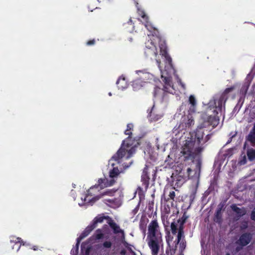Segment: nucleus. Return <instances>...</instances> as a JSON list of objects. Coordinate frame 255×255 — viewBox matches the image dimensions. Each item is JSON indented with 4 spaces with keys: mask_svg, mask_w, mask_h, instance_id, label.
<instances>
[{
    "mask_svg": "<svg viewBox=\"0 0 255 255\" xmlns=\"http://www.w3.org/2000/svg\"><path fill=\"white\" fill-rule=\"evenodd\" d=\"M190 137L185 140L180 153L182 161L188 163L193 162L194 159L200 156L204 147L198 146L194 148L196 143L198 145L203 144L204 133L202 128H197L196 131L190 133Z\"/></svg>",
    "mask_w": 255,
    "mask_h": 255,
    "instance_id": "f257e3e1",
    "label": "nucleus"
},
{
    "mask_svg": "<svg viewBox=\"0 0 255 255\" xmlns=\"http://www.w3.org/2000/svg\"><path fill=\"white\" fill-rule=\"evenodd\" d=\"M141 17L144 20V25L147 29L151 32H152L153 36L155 35V38L158 41L159 47L160 49V54L164 57L165 60L166 65L165 66V69L163 71L160 70L161 78H163V80H171L172 79L171 73H173L175 78L177 80H180L179 77L176 76L175 74V70L173 68L172 58L167 52V46L164 41L162 40L159 36V32L158 30L153 27L148 21V17L143 12H142Z\"/></svg>",
    "mask_w": 255,
    "mask_h": 255,
    "instance_id": "f03ea898",
    "label": "nucleus"
},
{
    "mask_svg": "<svg viewBox=\"0 0 255 255\" xmlns=\"http://www.w3.org/2000/svg\"><path fill=\"white\" fill-rule=\"evenodd\" d=\"M146 241L151 255H158L160 248L163 246V242L160 228L156 219L152 220L148 226Z\"/></svg>",
    "mask_w": 255,
    "mask_h": 255,
    "instance_id": "7ed1b4c3",
    "label": "nucleus"
},
{
    "mask_svg": "<svg viewBox=\"0 0 255 255\" xmlns=\"http://www.w3.org/2000/svg\"><path fill=\"white\" fill-rule=\"evenodd\" d=\"M139 145L138 140L133 138L131 136H128L122 142L121 147L115 154L111 160H114L118 163H121V160L126 155V158H130L135 153L136 148Z\"/></svg>",
    "mask_w": 255,
    "mask_h": 255,
    "instance_id": "20e7f679",
    "label": "nucleus"
},
{
    "mask_svg": "<svg viewBox=\"0 0 255 255\" xmlns=\"http://www.w3.org/2000/svg\"><path fill=\"white\" fill-rule=\"evenodd\" d=\"M162 88L156 86L154 88V96L156 97L157 93L161 90L164 92L179 95L185 90V85L182 82V81H163Z\"/></svg>",
    "mask_w": 255,
    "mask_h": 255,
    "instance_id": "39448f33",
    "label": "nucleus"
},
{
    "mask_svg": "<svg viewBox=\"0 0 255 255\" xmlns=\"http://www.w3.org/2000/svg\"><path fill=\"white\" fill-rule=\"evenodd\" d=\"M253 239V234L250 232H245L241 234L239 239L236 241L237 245L235 251L239 252L242 250L244 247L248 245Z\"/></svg>",
    "mask_w": 255,
    "mask_h": 255,
    "instance_id": "423d86ee",
    "label": "nucleus"
},
{
    "mask_svg": "<svg viewBox=\"0 0 255 255\" xmlns=\"http://www.w3.org/2000/svg\"><path fill=\"white\" fill-rule=\"evenodd\" d=\"M194 121L192 116L191 114L184 115L182 117L180 124L176 125L175 128L178 130V132L183 130L189 129L194 125Z\"/></svg>",
    "mask_w": 255,
    "mask_h": 255,
    "instance_id": "0eeeda50",
    "label": "nucleus"
},
{
    "mask_svg": "<svg viewBox=\"0 0 255 255\" xmlns=\"http://www.w3.org/2000/svg\"><path fill=\"white\" fill-rule=\"evenodd\" d=\"M155 39H150L145 43L144 53L146 57L151 58L152 57H156L158 54V51L156 45L153 40Z\"/></svg>",
    "mask_w": 255,
    "mask_h": 255,
    "instance_id": "6e6552de",
    "label": "nucleus"
},
{
    "mask_svg": "<svg viewBox=\"0 0 255 255\" xmlns=\"http://www.w3.org/2000/svg\"><path fill=\"white\" fill-rule=\"evenodd\" d=\"M104 189V188H102V186L99 183V179L98 180L97 183L95 185L91 187L90 189L87 191V194L86 196V198H88V196H93V197L98 195L97 193L101 190Z\"/></svg>",
    "mask_w": 255,
    "mask_h": 255,
    "instance_id": "1a4fd4ad",
    "label": "nucleus"
},
{
    "mask_svg": "<svg viewBox=\"0 0 255 255\" xmlns=\"http://www.w3.org/2000/svg\"><path fill=\"white\" fill-rule=\"evenodd\" d=\"M117 191V189H107L102 192H101L98 195L93 197L90 201L92 202H95L96 201L99 200L100 198L103 197L105 196H114L115 193Z\"/></svg>",
    "mask_w": 255,
    "mask_h": 255,
    "instance_id": "9d476101",
    "label": "nucleus"
},
{
    "mask_svg": "<svg viewBox=\"0 0 255 255\" xmlns=\"http://www.w3.org/2000/svg\"><path fill=\"white\" fill-rule=\"evenodd\" d=\"M136 72L139 75L140 80H159L153 74L147 72L145 70L136 71Z\"/></svg>",
    "mask_w": 255,
    "mask_h": 255,
    "instance_id": "9b49d317",
    "label": "nucleus"
},
{
    "mask_svg": "<svg viewBox=\"0 0 255 255\" xmlns=\"http://www.w3.org/2000/svg\"><path fill=\"white\" fill-rule=\"evenodd\" d=\"M227 99L228 97H225V95H221L219 99L214 100L216 109L222 112L223 106L225 108V104Z\"/></svg>",
    "mask_w": 255,
    "mask_h": 255,
    "instance_id": "f8f14e48",
    "label": "nucleus"
},
{
    "mask_svg": "<svg viewBox=\"0 0 255 255\" xmlns=\"http://www.w3.org/2000/svg\"><path fill=\"white\" fill-rule=\"evenodd\" d=\"M110 219V220L109 222H108V224L109 225L110 227L113 230L114 233L116 234L121 233L122 235V240H125V236L124 231L121 229L120 226L118 225L115 222H114L111 218Z\"/></svg>",
    "mask_w": 255,
    "mask_h": 255,
    "instance_id": "ddd939ff",
    "label": "nucleus"
},
{
    "mask_svg": "<svg viewBox=\"0 0 255 255\" xmlns=\"http://www.w3.org/2000/svg\"><path fill=\"white\" fill-rule=\"evenodd\" d=\"M148 168L147 165H145L143 169L141 179L142 185L144 186L145 189H147L148 187L150 179L148 174Z\"/></svg>",
    "mask_w": 255,
    "mask_h": 255,
    "instance_id": "4468645a",
    "label": "nucleus"
},
{
    "mask_svg": "<svg viewBox=\"0 0 255 255\" xmlns=\"http://www.w3.org/2000/svg\"><path fill=\"white\" fill-rule=\"evenodd\" d=\"M10 243L14 244L12 246V249L15 250L16 252L19 251L22 245H24L23 241L20 238L18 237H12V239L10 240Z\"/></svg>",
    "mask_w": 255,
    "mask_h": 255,
    "instance_id": "2eb2a0df",
    "label": "nucleus"
},
{
    "mask_svg": "<svg viewBox=\"0 0 255 255\" xmlns=\"http://www.w3.org/2000/svg\"><path fill=\"white\" fill-rule=\"evenodd\" d=\"M110 219L109 216H102L101 215H98L96 216L90 225L95 229L98 226L99 223H102L103 222L104 219Z\"/></svg>",
    "mask_w": 255,
    "mask_h": 255,
    "instance_id": "dca6fc26",
    "label": "nucleus"
},
{
    "mask_svg": "<svg viewBox=\"0 0 255 255\" xmlns=\"http://www.w3.org/2000/svg\"><path fill=\"white\" fill-rule=\"evenodd\" d=\"M231 208L232 210L237 214L238 217L240 218L243 217L247 213V210L245 208L242 207L240 208L238 207L236 204L232 205Z\"/></svg>",
    "mask_w": 255,
    "mask_h": 255,
    "instance_id": "f3484780",
    "label": "nucleus"
},
{
    "mask_svg": "<svg viewBox=\"0 0 255 255\" xmlns=\"http://www.w3.org/2000/svg\"><path fill=\"white\" fill-rule=\"evenodd\" d=\"M115 182L114 179H111L110 180H108L107 178H100L99 179V183L102 186V188H106L109 186H112Z\"/></svg>",
    "mask_w": 255,
    "mask_h": 255,
    "instance_id": "a211bd4d",
    "label": "nucleus"
},
{
    "mask_svg": "<svg viewBox=\"0 0 255 255\" xmlns=\"http://www.w3.org/2000/svg\"><path fill=\"white\" fill-rule=\"evenodd\" d=\"M219 121V119L215 116H210L208 117L207 121L205 122V124L207 123L208 125L212 126L213 128H215L218 125Z\"/></svg>",
    "mask_w": 255,
    "mask_h": 255,
    "instance_id": "6ab92c4d",
    "label": "nucleus"
},
{
    "mask_svg": "<svg viewBox=\"0 0 255 255\" xmlns=\"http://www.w3.org/2000/svg\"><path fill=\"white\" fill-rule=\"evenodd\" d=\"M183 169V170L182 171V174H180L179 175H178V177L182 178L185 180L189 179L190 173L192 172V169L190 167L186 168V166H184Z\"/></svg>",
    "mask_w": 255,
    "mask_h": 255,
    "instance_id": "aec40b11",
    "label": "nucleus"
},
{
    "mask_svg": "<svg viewBox=\"0 0 255 255\" xmlns=\"http://www.w3.org/2000/svg\"><path fill=\"white\" fill-rule=\"evenodd\" d=\"M104 235L102 233V230L100 229H97L93 235L90 237L89 240L91 241L93 240H99L104 238Z\"/></svg>",
    "mask_w": 255,
    "mask_h": 255,
    "instance_id": "412c9836",
    "label": "nucleus"
},
{
    "mask_svg": "<svg viewBox=\"0 0 255 255\" xmlns=\"http://www.w3.org/2000/svg\"><path fill=\"white\" fill-rule=\"evenodd\" d=\"M189 103L191 105L189 111L191 113H195L196 111V100L193 95H190L189 98Z\"/></svg>",
    "mask_w": 255,
    "mask_h": 255,
    "instance_id": "4be33fe9",
    "label": "nucleus"
},
{
    "mask_svg": "<svg viewBox=\"0 0 255 255\" xmlns=\"http://www.w3.org/2000/svg\"><path fill=\"white\" fill-rule=\"evenodd\" d=\"M186 180L182 178H179L178 175L175 176V178L173 179V185L177 188L180 187Z\"/></svg>",
    "mask_w": 255,
    "mask_h": 255,
    "instance_id": "5701e85b",
    "label": "nucleus"
},
{
    "mask_svg": "<svg viewBox=\"0 0 255 255\" xmlns=\"http://www.w3.org/2000/svg\"><path fill=\"white\" fill-rule=\"evenodd\" d=\"M246 140L249 141L252 145H255V132L251 130L249 134L246 136Z\"/></svg>",
    "mask_w": 255,
    "mask_h": 255,
    "instance_id": "b1692460",
    "label": "nucleus"
},
{
    "mask_svg": "<svg viewBox=\"0 0 255 255\" xmlns=\"http://www.w3.org/2000/svg\"><path fill=\"white\" fill-rule=\"evenodd\" d=\"M93 230V228H92L90 225L88 226L86 228L85 230L80 235V239H83L84 238L88 236Z\"/></svg>",
    "mask_w": 255,
    "mask_h": 255,
    "instance_id": "393cba45",
    "label": "nucleus"
},
{
    "mask_svg": "<svg viewBox=\"0 0 255 255\" xmlns=\"http://www.w3.org/2000/svg\"><path fill=\"white\" fill-rule=\"evenodd\" d=\"M184 166V164L182 163L178 164L177 166H175V176H178L180 174H182V171L183 170V169Z\"/></svg>",
    "mask_w": 255,
    "mask_h": 255,
    "instance_id": "a878e982",
    "label": "nucleus"
},
{
    "mask_svg": "<svg viewBox=\"0 0 255 255\" xmlns=\"http://www.w3.org/2000/svg\"><path fill=\"white\" fill-rule=\"evenodd\" d=\"M146 221L144 219H141L139 221V227L140 230L145 234L146 228Z\"/></svg>",
    "mask_w": 255,
    "mask_h": 255,
    "instance_id": "bb28decb",
    "label": "nucleus"
},
{
    "mask_svg": "<svg viewBox=\"0 0 255 255\" xmlns=\"http://www.w3.org/2000/svg\"><path fill=\"white\" fill-rule=\"evenodd\" d=\"M247 156L250 161H253L255 159V149L251 148L247 151Z\"/></svg>",
    "mask_w": 255,
    "mask_h": 255,
    "instance_id": "cd10ccee",
    "label": "nucleus"
},
{
    "mask_svg": "<svg viewBox=\"0 0 255 255\" xmlns=\"http://www.w3.org/2000/svg\"><path fill=\"white\" fill-rule=\"evenodd\" d=\"M120 174V171L118 167H114L109 172L110 177L111 178L116 177Z\"/></svg>",
    "mask_w": 255,
    "mask_h": 255,
    "instance_id": "c85d7f7f",
    "label": "nucleus"
},
{
    "mask_svg": "<svg viewBox=\"0 0 255 255\" xmlns=\"http://www.w3.org/2000/svg\"><path fill=\"white\" fill-rule=\"evenodd\" d=\"M133 126L132 124H128L127 126V129L125 131V134L131 136L132 135L131 130L133 129Z\"/></svg>",
    "mask_w": 255,
    "mask_h": 255,
    "instance_id": "c756f323",
    "label": "nucleus"
},
{
    "mask_svg": "<svg viewBox=\"0 0 255 255\" xmlns=\"http://www.w3.org/2000/svg\"><path fill=\"white\" fill-rule=\"evenodd\" d=\"M221 210L222 208H220L217 209L215 214V221L216 222L220 223L221 221L222 216H221Z\"/></svg>",
    "mask_w": 255,
    "mask_h": 255,
    "instance_id": "7c9ffc66",
    "label": "nucleus"
},
{
    "mask_svg": "<svg viewBox=\"0 0 255 255\" xmlns=\"http://www.w3.org/2000/svg\"><path fill=\"white\" fill-rule=\"evenodd\" d=\"M154 204V202L153 199L151 201H149L147 206L148 213H150L151 214H152L153 211Z\"/></svg>",
    "mask_w": 255,
    "mask_h": 255,
    "instance_id": "2f4dec72",
    "label": "nucleus"
},
{
    "mask_svg": "<svg viewBox=\"0 0 255 255\" xmlns=\"http://www.w3.org/2000/svg\"><path fill=\"white\" fill-rule=\"evenodd\" d=\"M116 84L119 89H124L127 86L126 81H117Z\"/></svg>",
    "mask_w": 255,
    "mask_h": 255,
    "instance_id": "473e14b6",
    "label": "nucleus"
},
{
    "mask_svg": "<svg viewBox=\"0 0 255 255\" xmlns=\"http://www.w3.org/2000/svg\"><path fill=\"white\" fill-rule=\"evenodd\" d=\"M152 111L153 110H152L149 114V116L151 120L153 121H157L162 117V116L160 115H155Z\"/></svg>",
    "mask_w": 255,
    "mask_h": 255,
    "instance_id": "72a5a7b5",
    "label": "nucleus"
},
{
    "mask_svg": "<svg viewBox=\"0 0 255 255\" xmlns=\"http://www.w3.org/2000/svg\"><path fill=\"white\" fill-rule=\"evenodd\" d=\"M168 196H169V197H168L167 198H166L165 197L164 198V200L165 201L167 202L169 200H172L173 201H174V198L175 197V192L174 191H170L169 192Z\"/></svg>",
    "mask_w": 255,
    "mask_h": 255,
    "instance_id": "f704fd0d",
    "label": "nucleus"
},
{
    "mask_svg": "<svg viewBox=\"0 0 255 255\" xmlns=\"http://www.w3.org/2000/svg\"><path fill=\"white\" fill-rule=\"evenodd\" d=\"M171 230L173 235H175L177 233V230H178L177 225L175 222H172L171 224Z\"/></svg>",
    "mask_w": 255,
    "mask_h": 255,
    "instance_id": "c9c22d12",
    "label": "nucleus"
},
{
    "mask_svg": "<svg viewBox=\"0 0 255 255\" xmlns=\"http://www.w3.org/2000/svg\"><path fill=\"white\" fill-rule=\"evenodd\" d=\"M188 218V216L186 215L185 213H184L182 217L178 220V223H182V224H185Z\"/></svg>",
    "mask_w": 255,
    "mask_h": 255,
    "instance_id": "e433bc0d",
    "label": "nucleus"
},
{
    "mask_svg": "<svg viewBox=\"0 0 255 255\" xmlns=\"http://www.w3.org/2000/svg\"><path fill=\"white\" fill-rule=\"evenodd\" d=\"M234 89V88L233 87L227 88L225 90L222 95H225V97H227V94L232 92Z\"/></svg>",
    "mask_w": 255,
    "mask_h": 255,
    "instance_id": "4c0bfd02",
    "label": "nucleus"
},
{
    "mask_svg": "<svg viewBox=\"0 0 255 255\" xmlns=\"http://www.w3.org/2000/svg\"><path fill=\"white\" fill-rule=\"evenodd\" d=\"M184 232L178 231L177 238V244H179L180 242L182 237L183 236Z\"/></svg>",
    "mask_w": 255,
    "mask_h": 255,
    "instance_id": "58836bf2",
    "label": "nucleus"
},
{
    "mask_svg": "<svg viewBox=\"0 0 255 255\" xmlns=\"http://www.w3.org/2000/svg\"><path fill=\"white\" fill-rule=\"evenodd\" d=\"M112 244L110 241H105L103 244V247L110 249L112 247Z\"/></svg>",
    "mask_w": 255,
    "mask_h": 255,
    "instance_id": "ea45409f",
    "label": "nucleus"
},
{
    "mask_svg": "<svg viewBox=\"0 0 255 255\" xmlns=\"http://www.w3.org/2000/svg\"><path fill=\"white\" fill-rule=\"evenodd\" d=\"M255 75V72H253V71H251V72L248 74L246 80H252L254 78Z\"/></svg>",
    "mask_w": 255,
    "mask_h": 255,
    "instance_id": "a19ab883",
    "label": "nucleus"
},
{
    "mask_svg": "<svg viewBox=\"0 0 255 255\" xmlns=\"http://www.w3.org/2000/svg\"><path fill=\"white\" fill-rule=\"evenodd\" d=\"M211 137V134H208L205 137H204L203 144L210 140Z\"/></svg>",
    "mask_w": 255,
    "mask_h": 255,
    "instance_id": "79ce46f5",
    "label": "nucleus"
},
{
    "mask_svg": "<svg viewBox=\"0 0 255 255\" xmlns=\"http://www.w3.org/2000/svg\"><path fill=\"white\" fill-rule=\"evenodd\" d=\"M251 219L252 220L255 222V206L253 210L251 212Z\"/></svg>",
    "mask_w": 255,
    "mask_h": 255,
    "instance_id": "37998d69",
    "label": "nucleus"
},
{
    "mask_svg": "<svg viewBox=\"0 0 255 255\" xmlns=\"http://www.w3.org/2000/svg\"><path fill=\"white\" fill-rule=\"evenodd\" d=\"M96 41L95 39H92L88 41L86 43V45L88 46L93 45L95 44Z\"/></svg>",
    "mask_w": 255,
    "mask_h": 255,
    "instance_id": "c03bdc74",
    "label": "nucleus"
},
{
    "mask_svg": "<svg viewBox=\"0 0 255 255\" xmlns=\"http://www.w3.org/2000/svg\"><path fill=\"white\" fill-rule=\"evenodd\" d=\"M91 247L88 246L85 250V255H90Z\"/></svg>",
    "mask_w": 255,
    "mask_h": 255,
    "instance_id": "a18cd8bd",
    "label": "nucleus"
},
{
    "mask_svg": "<svg viewBox=\"0 0 255 255\" xmlns=\"http://www.w3.org/2000/svg\"><path fill=\"white\" fill-rule=\"evenodd\" d=\"M248 223L247 222H245L242 223V224L241 226V229L242 230H246V229L248 228Z\"/></svg>",
    "mask_w": 255,
    "mask_h": 255,
    "instance_id": "49530a36",
    "label": "nucleus"
},
{
    "mask_svg": "<svg viewBox=\"0 0 255 255\" xmlns=\"http://www.w3.org/2000/svg\"><path fill=\"white\" fill-rule=\"evenodd\" d=\"M179 223V228H178V231L184 232V224H182V223Z\"/></svg>",
    "mask_w": 255,
    "mask_h": 255,
    "instance_id": "de8ad7c7",
    "label": "nucleus"
},
{
    "mask_svg": "<svg viewBox=\"0 0 255 255\" xmlns=\"http://www.w3.org/2000/svg\"><path fill=\"white\" fill-rule=\"evenodd\" d=\"M118 80H126V76L124 75H122L118 78Z\"/></svg>",
    "mask_w": 255,
    "mask_h": 255,
    "instance_id": "09e8293b",
    "label": "nucleus"
},
{
    "mask_svg": "<svg viewBox=\"0 0 255 255\" xmlns=\"http://www.w3.org/2000/svg\"><path fill=\"white\" fill-rule=\"evenodd\" d=\"M86 244L84 243H83L81 245V251L82 252H84V250L85 249V246L86 245Z\"/></svg>",
    "mask_w": 255,
    "mask_h": 255,
    "instance_id": "8fccbe9b",
    "label": "nucleus"
},
{
    "mask_svg": "<svg viewBox=\"0 0 255 255\" xmlns=\"http://www.w3.org/2000/svg\"><path fill=\"white\" fill-rule=\"evenodd\" d=\"M82 239H80V236L77 239V244H79L81 241L82 240Z\"/></svg>",
    "mask_w": 255,
    "mask_h": 255,
    "instance_id": "3c124183",
    "label": "nucleus"
},
{
    "mask_svg": "<svg viewBox=\"0 0 255 255\" xmlns=\"http://www.w3.org/2000/svg\"><path fill=\"white\" fill-rule=\"evenodd\" d=\"M106 200L110 203H113L114 202V200H113V199H106Z\"/></svg>",
    "mask_w": 255,
    "mask_h": 255,
    "instance_id": "603ef678",
    "label": "nucleus"
},
{
    "mask_svg": "<svg viewBox=\"0 0 255 255\" xmlns=\"http://www.w3.org/2000/svg\"><path fill=\"white\" fill-rule=\"evenodd\" d=\"M173 163H173V162H172L171 164H170V163H167L166 165H168V166H169V167H173L174 166H173V165H172V164H173Z\"/></svg>",
    "mask_w": 255,
    "mask_h": 255,
    "instance_id": "864d4df0",
    "label": "nucleus"
},
{
    "mask_svg": "<svg viewBox=\"0 0 255 255\" xmlns=\"http://www.w3.org/2000/svg\"><path fill=\"white\" fill-rule=\"evenodd\" d=\"M79 246V244H77V243H76V252H77L78 251Z\"/></svg>",
    "mask_w": 255,
    "mask_h": 255,
    "instance_id": "5fc2aeb1",
    "label": "nucleus"
},
{
    "mask_svg": "<svg viewBox=\"0 0 255 255\" xmlns=\"http://www.w3.org/2000/svg\"><path fill=\"white\" fill-rule=\"evenodd\" d=\"M128 23V24H131V25L132 24V20H131V18H130V19L128 20V23Z\"/></svg>",
    "mask_w": 255,
    "mask_h": 255,
    "instance_id": "6e6d98bb",
    "label": "nucleus"
},
{
    "mask_svg": "<svg viewBox=\"0 0 255 255\" xmlns=\"http://www.w3.org/2000/svg\"><path fill=\"white\" fill-rule=\"evenodd\" d=\"M251 130L255 132V124H254V127L253 128L251 129Z\"/></svg>",
    "mask_w": 255,
    "mask_h": 255,
    "instance_id": "4d7b16f0",
    "label": "nucleus"
},
{
    "mask_svg": "<svg viewBox=\"0 0 255 255\" xmlns=\"http://www.w3.org/2000/svg\"><path fill=\"white\" fill-rule=\"evenodd\" d=\"M197 166H198L199 168H200V163L198 162Z\"/></svg>",
    "mask_w": 255,
    "mask_h": 255,
    "instance_id": "13d9d810",
    "label": "nucleus"
},
{
    "mask_svg": "<svg viewBox=\"0 0 255 255\" xmlns=\"http://www.w3.org/2000/svg\"><path fill=\"white\" fill-rule=\"evenodd\" d=\"M122 254L123 253H125V251H122V252H121Z\"/></svg>",
    "mask_w": 255,
    "mask_h": 255,
    "instance_id": "bf43d9fd",
    "label": "nucleus"
},
{
    "mask_svg": "<svg viewBox=\"0 0 255 255\" xmlns=\"http://www.w3.org/2000/svg\"><path fill=\"white\" fill-rule=\"evenodd\" d=\"M226 255H230V254L229 253H226Z\"/></svg>",
    "mask_w": 255,
    "mask_h": 255,
    "instance_id": "052dcab7",
    "label": "nucleus"
},
{
    "mask_svg": "<svg viewBox=\"0 0 255 255\" xmlns=\"http://www.w3.org/2000/svg\"><path fill=\"white\" fill-rule=\"evenodd\" d=\"M125 167H126V168H128V167H129V165L125 166Z\"/></svg>",
    "mask_w": 255,
    "mask_h": 255,
    "instance_id": "680f3d73",
    "label": "nucleus"
},
{
    "mask_svg": "<svg viewBox=\"0 0 255 255\" xmlns=\"http://www.w3.org/2000/svg\"><path fill=\"white\" fill-rule=\"evenodd\" d=\"M109 95L110 96H111V95H112V94H111V93H109Z\"/></svg>",
    "mask_w": 255,
    "mask_h": 255,
    "instance_id": "e2e57ef3",
    "label": "nucleus"
},
{
    "mask_svg": "<svg viewBox=\"0 0 255 255\" xmlns=\"http://www.w3.org/2000/svg\"><path fill=\"white\" fill-rule=\"evenodd\" d=\"M33 250H36V249H35V248H34Z\"/></svg>",
    "mask_w": 255,
    "mask_h": 255,
    "instance_id": "0e129e2a",
    "label": "nucleus"
}]
</instances>
